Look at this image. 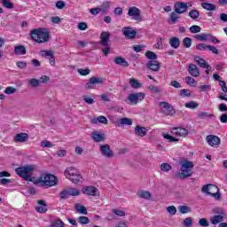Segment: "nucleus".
Returning <instances> with one entry per match:
<instances>
[{
	"label": "nucleus",
	"mask_w": 227,
	"mask_h": 227,
	"mask_svg": "<svg viewBox=\"0 0 227 227\" xmlns=\"http://www.w3.org/2000/svg\"><path fill=\"white\" fill-rule=\"evenodd\" d=\"M34 184L42 187H54L58 185V177L51 174H43L39 178L35 177Z\"/></svg>",
	"instance_id": "nucleus-1"
},
{
	"label": "nucleus",
	"mask_w": 227,
	"mask_h": 227,
	"mask_svg": "<svg viewBox=\"0 0 227 227\" xmlns=\"http://www.w3.org/2000/svg\"><path fill=\"white\" fill-rule=\"evenodd\" d=\"M181 165V172L176 174V176L181 180H185V178H189L192 176V168H194V162L189 161L187 160H182L179 161Z\"/></svg>",
	"instance_id": "nucleus-2"
},
{
	"label": "nucleus",
	"mask_w": 227,
	"mask_h": 227,
	"mask_svg": "<svg viewBox=\"0 0 227 227\" xmlns=\"http://www.w3.org/2000/svg\"><path fill=\"white\" fill-rule=\"evenodd\" d=\"M36 169V167L35 165H27L25 167H20L16 168L15 171L18 176H20L23 180H26L27 182H32L35 184V180L36 177H31V173Z\"/></svg>",
	"instance_id": "nucleus-3"
},
{
	"label": "nucleus",
	"mask_w": 227,
	"mask_h": 227,
	"mask_svg": "<svg viewBox=\"0 0 227 227\" xmlns=\"http://www.w3.org/2000/svg\"><path fill=\"white\" fill-rule=\"evenodd\" d=\"M30 36L37 43L49 42V31L45 28H35L30 32Z\"/></svg>",
	"instance_id": "nucleus-4"
},
{
	"label": "nucleus",
	"mask_w": 227,
	"mask_h": 227,
	"mask_svg": "<svg viewBox=\"0 0 227 227\" xmlns=\"http://www.w3.org/2000/svg\"><path fill=\"white\" fill-rule=\"evenodd\" d=\"M145 94L143 92L131 93L128 96L125 102L129 106H137L139 102L145 100Z\"/></svg>",
	"instance_id": "nucleus-5"
},
{
	"label": "nucleus",
	"mask_w": 227,
	"mask_h": 227,
	"mask_svg": "<svg viewBox=\"0 0 227 227\" xmlns=\"http://www.w3.org/2000/svg\"><path fill=\"white\" fill-rule=\"evenodd\" d=\"M201 192L207 194V196H213L215 200H219V198H221V194H219V188L215 184L204 185L201 188Z\"/></svg>",
	"instance_id": "nucleus-6"
},
{
	"label": "nucleus",
	"mask_w": 227,
	"mask_h": 227,
	"mask_svg": "<svg viewBox=\"0 0 227 227\" xmlns=\"http://www.w3.org/2000/svg\"><path fill=\"white\" fill-rule=\"evenodd\" d=\"M81 192L77 188H67L60 192L59 197L61 200H67L69 196H79Z\"/></svg>",
	"instance_id": "nucleus-7"
},
{
	"label": "nucleus",
	"mask_w": 227,
	"mask_h": 227,
	"mask_svg": "<svg viewBox=\"0 0 227 227\" xmlns=\"http://www.w3.org/2000/svg\"><path fill=\"white\" fill-rule=\"evenodd\" d=\"M160 106L161 107V113L166 116H173L175 114V109H173V106L169 103L162 101L160 102Z\"/></svg>",
	"instance_id": "nucleus-8"
},
{
	"label": "nucleus",
	"mask_w": 227,
	"mask_h": 227,
	"mask_svg": "<svg viewBox=\"0 0 227 227\" xmlns=\"http://www.w3.org/2000/svg\"><path fill=\"white\" fill-rule=\"evenodd\" d=\"M104 80L99 77L92 76L90 78L89 82L85 84L86 90H94L97 84H102Z\"/></svg>",
	"instance_id": "nucleus-9"
},
{
	"label": "nucleus",
	"mask_w": 227,
	"mask_h": 227,
	"mask_svg": "<svg viewBox=\"0 0 227 227\" xmlns=\"http://www.w3.org/2000/svg\"><path fill=\"white\" fill-rule=\"evenodd\" d=\"M99 150L103 157H106V159H111V157L114 156V153L111 151V145L107 144L100 145Z\"/></svg>",
	"instance_id": "nucleus-10"
},
{
	"label": "nucleus",
	"mask_w": 227,
	"mask_h": 227,
	"mask_svg": "<svg viewBox=\"0 0 227 227\" xmlns=\"http://www.w3.org/2000/svg\"><path fill=\"white\" fill-rule=\"evenodd\" d=\"M187 3H184V2H176L174 4V10L176 12V13H178L179 15L182 13H185V12H187V10H189V7L187 6Z\"/></svg>",
	"instance_id": "nucleus-11"
},
{
	"label": "nucleus",
	"mask_w": 227,
	"mask_h": 227,
	"mask_svg": "<svg viewBox=\"0 0 227 227\" xmlns=\"http://www.w3.org/2000/svg\"><path fill=\"white\" fill-rule=\"evenodd\" d=\"M189 130L185 128H173L171 129V135L176 136L177 137H187Z\"/></svg>",
	"instance_id": "nucleus-12"
},
{
	"label": "nucleus",
	"mask_w": 227,
	"mask_h": 227,
	"mask_svg": "<svg viewBox=\"0 0 227 227\" xmlns=\"http://www.w3.org/2000/svg\"><path fill=\"white\" fill-rule=\"evenodd\" d=\"M111 38V33L103 31L100 34V41L99 45H102L103 47H109V40Z\"/></svg>",
	"instance_id": "nucleus-13"
},
{
	"label": "nucleus",
	"mask_w": 227,
	"mask_h": 227,
	"mask_svg": "<svg viewBox=\"0 0 227 227\" xmlns=\"http://www.w3.org/2000/svg\"><path fill=\"white\" fill-rule=\"evenodd\" d=\"M207 145H209V146H219V145H221V138H219V137L215 136V135H208L207 137Z\"/></svg>",
	"instance_id": "nucleus-14"
},
{
	"label": "nucleus",
	"mask_w": 227,
	"mask_h": 227,
	"mask_svg": "<svg viewBox=\"0 0 227 227\" xmlns=\"http://www.w3.org/2000/svg\"><path fill=\"white\" fill-rule=\"evenodd\" d=\"M122 34L126 38L132 40L136 38V35H137V32L132 29V27H124L122 28Z\"/></svg>",
	"instance_id": "nucleus-15"
},
{
	"label": "nucleus",
	"mask_w": 227,
	"mask_h": 227,
	"mask_svg": "<svg viewBox=\"0 0 227 227\" xmlns=\"http://www.w3.org/2000/svg\"><path fill=\"white\" fill-rule=\"evenodd\" d=\"M29 140V134L27 133H18L13 137L14 143H26Z\"/></svg>",
	"instance_id": "nucleus-16"
},
{
	"label": "nucleus",
	"mask_w": 227,
	"mask_h": 227,
	"mask_svg": "<svg viewBox=\"0 0 227 227\" xmlns=\"http://www.w3.org/2000/svg\"><path fill=\"white\" fill-rule=\"evenodd\" d=\"M145 67L149 70H152V72H159V70H160V63L157 60H149Z\"/></svg>",
	"instance_id": "nucleus-17"
},
{
	"label": "nucleus",
	"mask_w": 227,
	"mask_h": 227,
	"mask_svg": "<svg viewBox=\"0 0 227 227\" xmlns=\"http://www.w3.org/2000/svg\"><path fill=\"white\" fill-rule=\"evenodd\" d=\"M37 205H40L35 207V211H37L38 214H45V212H47V203L45 200H38Z\"/></svg>",
	"instance_id": "nucleus-18"
},
{
	"label": "nucleus",
	"mask_w": 227,
	"mask_h": 227,
	"mask_svg": "<svg viewBox=\"0 0 227 227\" xmlns=\"http://www.w3.org/2000/svg\"><path fill=\"white\" fill-rule=\"evenodd\" d=\"M97 192H98V189L95 186H86L83 188V194H87V196H97Z\"/></svg>",
	"instance_id": "nucleus-19"
},
{
	"label": "nucleus",
	"mask_w": 227,
	"mask_h": 227,
	"mask_svg": "<svg viewBox=\"0 0 227 227\" xmlns=\"http://www.w3.org/2000/svg\"><path fill=\"white\" fill-rule=\"evenodd\" d=\"M146 134H148V130L145 127L137 126L135 128V136H137L138 137H145Z\"/></svg>",
	"instance_id": "nucleus-20"
},
{
	"label": "nucleus",
	"mask_w": 227,
	"mask_h": 227,
	"mask_svg": "<svg viewBox=\"0 0 227 227\" xmlns=\"http://www.w3.org/2000/svg\"><path fill=\"white\" fill-rule=\"evenodd\" d=\"M81 172L77 170V168L74 167H68L65 172L64 175L66 178H68V176H75L76 175H79Z\"/></svg>",
	"instance_id": "nucleus-21"
},
{
	"label": "nucleus",
	"mask_w": 227,
	"mask_h": 227,
	"mask_svg": "<svg viewBox=\"0 0 227 227\" xmlns=\"http://www.w3.org/2000/svg\"><path fill=\"white\" fill-rule=\"evenodd\" d=\"M91 138L93 141H95V143H102V141H106V135L94 131L91 134Z\"/></svg>",
	"instance_id": "nucleus-22"
},
{
	"label": "nucleus",
	"mask_w": 227,
	"mask_h": 227,
	"mask_svg": "<svg viewBox=\"0 0 227 227\" xmlns=\"http://www.w3.org/2000/svg\"><path fill=\"white\" fill-rule=\"evenodd\" d=\"M188 72L190 75H192V77H200V70L198 69V67L194 64L189 65Z\"/></svg>",
	"instance_id": "nucleus-23"
},
{
	"label": "nucleus",
	"mask_w": 227,
	"mask_h": 227,
	"mask_svg": "<svg viewBox=\"0 0 227 227\" xmlns=\"http://www.w3.org/2000/svg\"><path fill=\"white\" fill-rule=\"evenodd\" d=\"M115 123H118L119 127H123L124 125H132V119L123 117L121 119H117L114 121Z\"/></svg>",
	"instance_id": "nucleus-24"
},
{
	"label": "nucleus",
	"mask_w": 227,
	"mask_h": 227,
	"mask_svg": "<svg viewBox=\"0 0 227 227\" xmlns=\"http://www.w3.org/2000/svg\"><path fill=\"white\" fill-rule=\"evenodd\" d=\"M128 15L129 17H141V10L137 9L136 6L129 7Z\"/></svg>",
	"instance_id": "nucleus-25"
},
{
	"label": "nucleus",
	"mask_w": 227,
	"mask_h": 227,
	"mask_svg": "<svg viewBox=\"0 0 227 227\" xmlns=\"http://www.w3.org/2000/svg\"><path fill=\"white\" fill-rule=\"evenodd\" d=\"M68 180H70L73 184L76 185H81L82 184V176L80 174H76V176H67Z\"/></svg>",
	"instance_id": "nucleus-26"
},
{
	"label": "nucleus",
	"mask_w": 227,
	"mask_h": 227,
	"mask_svg": "<svg viewBox=\"0 0 227 227\" xmlns=\"http://www.w3.org/2000/svg\"><path fill=\"white\" fill-rule=\"evenodd\" d=\"M91 123L97 124V123H103V125H107L108 121L107 118H106V116L104 115H100L97 118H93L91 120Z\"/></svg>",
	"instance_id": "nucleus-27"
},
{
	"label": "nucleus",
	"mask_w": 227,
	"mask_h": 227,
	"mask_svg": "<svg viewBox=\"0 0 227 227\" xmlns=\"http://www.w3.org/2000/svg\"><path fill=\"white\" fill-rule=\"evenodd\" d=\"M168 43L172 49H178V47H180V38L175 36L171 37Z\"/></svg>",
	"instance_id": "nucleus-28"
},
{
	"label": "nucleus",
	"mask_w": 227,
	"mask_h": 227,
	"mask_svg": "<svg viewBox=\"0 0 227 227\" xmlns=\"http://www.w3.org/2000/svg\"><path fill=\"white\" fill-rule=\"evenodd\" d=\"M114 63H115V65H120L121 67H129V62H127L123 57H116L114 59Z\"/></svg>",
	"instance_id": "nucleus-29"
},
{
	"label": "nucleus",
	"mask_w": 227,
	"mask_h": 227,
	"mask_svg": "<svg viewBox=\"0 0 227 227\" xmlns=\"http://www.w3.org/2000/svg\"><path fill=\"white\" fill-rule=\"evenodd\" d=\"M74 209L78 214H82V215H88V209L86 207L81 205V204H75L74 205Z\"/></svg>",
	"instance_id": "nucleus-30"
},
{
	"label": "nucleus",
	"mask_w": 227,
	"mask_h": 227,
	"mask_svg": "<svg viewBox=\"0 0 227 227\" xmlns=\"http://www.w3.org/2000/svg\"><path fill=\"white\" fill-rule=\"evenodd\" d=\"M26 52L25 45H18L14 48V54H17L18 56H24Z\"/></svg>",
	"instance_id": "nucleus-31"
},
{
	"label": "nucleus",
	"mask_w": 227,
	"mask_h": 227,
	"mask_svg": "<svg viewBox=\"0 0 227 227\" xmlns=\"http://www.w3.org/2000/svg\"><path fill=\"white\" fill-rule=\"evenodd\" d=\"M210 34H201L193 35V37L196 40H199L200 42H207V40H210Z\"/></svg>",
	"instance_id": "nucleus-32"
},
{
	"label": "nucleus",
	"mask_w": 227,
	"mask_h": 227,
	"mask_svg": "<svg viewBox=\"0 0 227 227\" xmlns=\"http://www.w3.org/2000/svg\"><path fill=\"white\" fill-rule=\"evenodd\" d=\"M201 6L202 8H204V10H207V12H215V10H217V6L210 3H202Z\"/></svg>",
	"instance_id": "nucleus-33"
},
{
	"label": "nucleus",
	"mask_w": 227,
	"mask_h": 227,
	"mask_svg": "<svg viewBox=\"0 0 227 227\" xmlns=\"http://www.w3.org/2000/svg\"><path fill=\"white\" fill-rule=\"evenodd\" d=\"M138 198H141L142 200H151L152 199V193L148 191H142L137 192Z\"/></svg>",
	"instance_id": "nucleus-34"
},
{
	"label": "nucleus",
	"mask_w": 227,
	"mask_h": 227,
	"mask_svg": "<svg viewBox=\"0 0 227 227\" xmlns=\"http://www.w3.org/2000/svg\"><path fill=\"white\" fill-rule=\"evenodd\" d=\"M223 219H224V215H217L211 217L210 221L213 224H219V223H223Z\"/></svg>",
	"instance_id": "nucleus-35"
},
{
	"label": "nucleus",
	"mask_w": 227,
	"mask_h": 227,
	"mask_svg": "<svg viewBox=\"0 0 227 227\" xmlns=\"http://www.w3.org/2000/svg\"><path fill=\"white\" fill-rule=\"evenodd\" d=\"M197 116L200 120H207V118H215V115L212 114H208L207 112H200L199 114H197Z\"/></svg>",
	"instance_id": "nucleus-36"
},
{
	"label": "nucleus",
	"mask_w": 227,
	"mask_h": 227,
	"mask_svg": "<svg viewBox=\"0 0 227 227\" xmlns=\"http://www.w3.org/2000/svg\"><path fill=\"white\" fill-rule=\"evenodd\" d=\"M129 84L131 88H134L135 90H138V88H141V86H143V84L139 82V81L134 78L129 79Z\"/></svg>",
	"instance_id": "nucleus-37"
},
{
	"label": "nucleus",
	"mask_w": 227,
	"mask_h": 227,
	"mask_svg": "<svg viewBox=\"0 0 227 227\" xmlns=\"http://www.w3.org/2000/svg\"><path fill=\"white\" fill-rule=\"evenodd\" d=\"M194 61H196L201 68H205V67H207V61L199 56L194 57Z\"/></svg>",
	"instance_id": "nucleus-38"
},
{
	"label": "nucleus",
	"mask_w": 227,
	"mask_h": 227,
	"mask_svg": "<svg viewBox=\"0 0 227 227\" xmlns=\"http://www.w3.org/2000/svg\"><path fill=\"white\" fill-rule=\"evenodd\" d=\"M27 82L31 88H38V86H40V80L35 78L27 80Z\"/></svg>",
	"instance_id": "nucleus-39"
},
{
	"label": "nucleus",
	"mask_w": 227,
	"mask_h": 227,
	"mask_svg": "<svg viewBox=\"0 0 227 227\" xmlns=\"http://www.w3.org/2000/svg\"><path fill=\"white\" fill-rule=\"evenodd\" d=\"M178 19H180V17H178V13H176V12H171L168 24H176V20H178Z\"/></svg>",
	"instance_id": "nucleus-40"
},
{
	"label": "nucleus",
	"mask_w": 227,
	"mask_h": 227,
	"mask_svg": "<svg viewBox=\"0 0 227 227\" xmlns=\"http://www.w3.org/2000/svg\"><path fill=\"white\" fill-rule=\"evenodd\" d=\"M145 58H147V59H151V61H155V59H157V54L153 51H147L145 52Z\"/></svg>",
	"instance_id": "nucleus-41"
},
{
	"label": "nucleus",
	"mask_w": 227,
	"mask_h": 227,
	"mask_svg": "<svg viewBox=\"0 0 227 227\" xmlns=\"http://www.w3.org/2000/svg\"><path fill=\"white\" fill-rule=\"evenodd\" d=\"M188 15L191 19H193V20H196V19L200 18V12L198 10H192L189 12Z\"/></svg>",
	"instance_id": "nucleus-42"
},
{
	"label": "nucleus",
	"mask_w": 227,
	"mask_h": 227,
	"mask_svg": "<svg viewBox=\"0 0 227 227\" xmlns=\"http://www.w3.org/2000/svg\"><path fill=\"white\" fill-rule=\"evenodd\" d=\"M148 90L149 91H151V93H160V91H162V89H160V87L155 85H149Z\"/></svg>",
	"instance_id": "nucleus-43"
},
{
	"label": "nucleus",
	"mask_w": 227,
	"mask_h": 227,
	"mask_svg": "<svg viewBox=\"0 0 227 227\" xmlns=\"http://www.w3.org/2000/svg\"><path fill=\"white\" fill-rule=\"evenodd\" d=\"M178 210L180 214H189L190 212H192L191 207H189V206H179Z\"/></svg>",
	"instance_id": "nucleus-44"
},
{
	"label": "nucleus",
	"mask_w": 227,
	"mask_h": 227,
	"mask_svg": "<svg viewBox=\"0 0 227 227\" xmlns=\"http://www.w3.org/2000/svg\"><path fill=\"white\" fill-rule=\"evenodd\" d=\"M80 224H90V218L88 216H80L77 219Z\"/></svg>",
	"instance_id": "nucleus-45"
},
{
	"label": "nucleus",
	"mask_w": 227,
	"mask_h": 227,
	"mask_svg": "<svg viewBox=\"0 0 227 227\" xmlns=\"http://www.w3.org/2000/svg\"><path fill=\"white\" fill-rule=\"evenodd\" d=\"M2 4L4 8H8L9 10L14 8L13 3L10 2V0H2Z\"/></svg>",
	"instance_id": "nucleus-46"
},
{
	"label": "nucleus",
	"mask_w": 227,
	"mask_h": 227,
	"mask_svg": "<svg viewBox=\"0 0 227 227\" xmlns=\"http://www.w3.org/2000/svg\"><path fill=\"white\" fill-rule=\"evenodd\" d=\"M160 169H161V171L168 173V171H171V169H173V167H171V165H169L168 163H162L160 165Z\"/></svg>",
	"instance_id": "nucleus-47"
},
{
	"label": "nucleus",
	"mask_w": 227,
	"mask_h": 227,
	"mask_svg": "<svg viewBox=\"0 0 227 227\" xmlns=\"http://www.w3.org/2000/svg\"><path fill=\"white\" fill-rule=\"evenodd\" d=\"M41 146H42V148H52V146H54V145L52 143H51V141H49V140H43L41 142Z\"/></svg>",
	"instance_id": "nucleus-48"
},
{
	"label": "nucleus",
	"mask_w": 227,
	"mask_h": 227,
	"mask_svg": "<svg viewBox=\"0 0 227 227\" xmlns=\"http://www.w3.org/2000/svg\"><path fill=\"white\" fill-rule=\"evenodd\" d=\"M162 137H164V139H168L169 143L178 142V138H176L175 137H171L169 134L163 133Z\"/></svg>",
	"instance_id": "nucleus-49"
},
{
	"label": "nucleus",
	"mask_w": 227,
	"mask_h": 227,
	"mask_svg": "<svg viewBox=\"0 0 227 227\" xmlns=\"http://www.w3.org/2000/svg\"><path fill=\"white\" fill-rule=\"evenodd\" d=\"M51 225H53V227H65V223L61 221V219H57L51 222Z\"/></svg>",
	"instance_id": "nucleus-50"
},
{
	"label": "nucleus",
	"mask_w": 227,
	"mask_h": 227,
	"mask_svg": "<svg viewBox=\"0 0 227 227\" xmlns=\"http://www.w3.org/2000/svg\"><path fill=\"white\" fill-rule=\"evenodd\" d=\"M185 82L189 84V86H196V84H198V82H196V80L191 76H187L185 78Z\"/></svg>",
	"instance_id": "nucleus-51"
},
{
	"label": "nucleus",
	"mask_w": 227,
	"mask_h": 227,
	"mask_svg": "<svg viewBox=\"0 0 227 227\" xmlns=\"http://www.w3.org/2000/svg\"><path fill=\"white\" fill-rule=\"evenodd\" d=\"M190 32L192 33V34L201 33V27H200L198 25H192L190 27Z\"/></svg>",
	"instance_id": "nucleus-52"
},
{
	"label": "nucleus",
	"mask_w": 227,
	"mask_h": 227,
	"mask_svg": "<svg viewBox=\"0 0 227 227\" xmlns=\"http://www.w3.org/2000/svg\"><path fill=\"white\" fill-rule=\"evenodd\" d=\"M184 45L186 49H189L192 45V39H191L190 37H185L183 40Z\"/></svg>",
	"instance_id": "nucleus-53"
},
{
	"label": "nucleus",
	"mask_w": 227,
	"mask_h": 227,
	"mask_svg": "<svg viewBox=\"0 0 227 227\" xmlns=\"http://www.w3.org/2000/svg\"><path fill=\"white\" fill-rule=\"evenodd\" d=\"M185 107H187V109H196V107H198V103L194 102V101H190L185 103Z\"/></svg>",
	"instance_id": "nucleus-54"
},
{
	"label": "nucleus",
	"mask_w": 227,
	"mask_h": 227,
	"mask_svg": "<svg viewBox=\"0 0 227 227\" xmlns=\"http://www.w3.org/2000/svg\"><path fill=\"white\" fill-rule=\"evenodd\" d=\"M183 226L184 227H192V218L187 217L183 222Z\"/></svg>",
	"instance_id": "nucleus-55"
},
{
	"label": "nucleus",
	"mask_w": 227,
	"mask_h": 227,
	"mask_svg": "<svg viewBox=\"0 0 227 227\" xmlns=\"http://www.w3.org/2000/svg\"><path fill=\"white\" fill-rule=\"evenodd\" d=\"M83 100L89 106H91V104H95V99H93L91 97L88 95L83 96Z\"/></svg>",
	"instance_id": "nucleus-56"
},
{
	"label": "nucleus",
	"mask_w": 227,
	"mask_h": 227,
	"mask_svg": "<svg viewBox=\"0 0 227 227\" xmlns=\"http://www.w3.org/2000/svg\"><path fill=\"white\" fill-rule=\"evenodd\" d=\"M199 225L202 227L209 226L208 220H207V218H200L199 220Z\"/></svg>",
	"instance_id": "nucleus-57"
},
{
	"label": "nucleus",
	"mask_w": 227,
	"mask_h": 227,
	"mask_svg": "<svg viewBox=\"0 0 227 227\" xmlns=\"http://www.w3.org/2000/svg\"><path fill=\"white\" fill-rule=\"evenodd\" d=\"M112 212L118 215V217H125V211L123 210L113 209Z\"/></svg>",
	"instance_id": "nucleus-58"
},
{
	"label": "nucleus",
	"mask_w": 227,
	"mask_h": 227,
	"mask_svg": "<svg viewBox=\"0 0 227 227\" xmlns=\"http://www.w3.org/2000/svg\"><path fill=\"white\" fill-rule=\"evenodd\" d=\"M167 212H168L170 215H175V214H176V207L175 206H169L167 207Z\"/></svg>",
	"instance_id": "nucleus-59"
},
{
	"label": "nucleus",
	"mask_w": 227,
	"mask_h": 227,
	"mask_svg": "<svg viewBox=\"0 0 227 227\" xmlns=\"http://www.w3.org/2000/svg\"><path fill=\"white\" fill-rule=\"evenodd\" d=\"M17 91V89L13 88V87H7L4 90V93L6 95H13V93H15Z\"/></svg>",
	"instance_id": "nucleus-60"
},
{
	"label": "nucleus",
	"mask_w": 227,
	"mask_h": 227,
	"mask_svg": "<svg viewBox=\"0 0 227 227\" xmlns=\"http://www.w3.org/2000/svg\"><path fill=\"white\" fill-rule=\"evenodd\" d=\"M207 49H208V45L205 43H199L196 45L197 51H207Z\"/></svg>",
	"instance_id": "nucleus-61"
},
{
	"label": "nucleus",
	"mask_w": 227,
	"mask_h": 227,
	"mask_svg": "<svg viewBox=\"0 0 227 227\" xmlns=\"http://www.w3.org/2000/svg\"><path fill=\"white\" fill-rule=\"evenodd\" d=\"M90 72L91 71L88 68H86V69H82V68L78 69V73L80 74V75H90Z\"/></svg>",
	"instance_id": "nucleus-62"
},
{
	"label": "nucleus",
	"mask_w": 227,
	"mask_h": 227,
	"mask_svg": "<svg viewBox=\"0 0 227 227\" xmlns=\"http://www.w3.org/2000/svg\"><path fill=\"white\" fill-rule=\"evenodd\" d=\"M181 97H191V90L183 89L180 90Z\"/></svg>",
	"instance_id": "nucleus-63"
},
{
	"label": "nucleus",
	"mask_w": 227,
	"mask_h": 227,
	"mask_svg": "<svg viewBox=\"0 0 227 227\" xmlns=\"http://www.w3.org/2000/svg\"><path fill=\"white\" fill-rule=\"evenodd\" d=\"M102 8H92L90 10L91 15H98L102 12Z\"/></svg>",
	"instance_id": "nucleus-64"
}]
</instances>
